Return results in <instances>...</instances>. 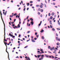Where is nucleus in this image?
I'll use <instances>...</instances> for the list:
<instances>
[{
    "instance_id": "obj_1",
    "label": "nucleus",
    "mask_w": 60,
    "mask_h": 60,
    "mask_svg": "<svg viewBox=\"0 0 60 60\" xmlns=\"http://www.w3.org/2000/svg\"><path fill=\"white\" fill-rule=\"evenodd\" d=\"M4 44H5V45H6V52H7V53L8 54V59L9 60H10V58H9V54L8 53V52H7V42H4Z\"/></svg>"
},
{
    "instance_id": "obj_2",
    "label": "nucleus",
    "mask_w": 60,
    "mask_h": 60,
    "mask_svg": "<svg viewBox=\"0 0 60 60\" xmlns=\"http://www.w3.org/2000/svg\"><path fill=\"white\" fill-rule=\"evenodd\" d=\"M5 27H4V42L5 41H7V40L5 39V35L6 34L5 32Z\"/></svg>"
},
{
    "instance_id": "obj_3",
    "label": "nucleus",
    "mask_w": 60,
    "mask_h": 60,
    "mask_svg": "<svg viewBox=\"0 0 60 60\" xmlns=\"http://www.w3.org/2000/svg\"><path fill=\"white\" fill-rule=\"evenodd\" d=\"M11 25H12L13 26V27L14 29H15L16 28H19L20 27V25H19V24L18 25V26L17 27L16 26H15V24H13Z\"/></svg>"
},
{
    "instance_id": "obj_4",
    "label": "nucleus",
    "mask_w": 60,
    "mask_h": 60,
    "mask_svg": "<svg viewBox=\"0 0 60 60\" xmlns=\"http://www.w3.org/2000/svg\"><path fill=\"white\" fill-rule=\"evenodd\" d=\"M0 13L1 19H2V21H3V24H4V27H5V24H4V21L3 20V18H2V13H1V11H0Z\"/></svg>"
},
{
    "instance_id": "obj_5",
    "label": "nucleus",
    "mask_w": 60,
    "mask_h": 60,
    "mask_svg": "<svg viewBox=\"0 0 60 60\" xmlns=\"http://www.w3.org/2000/svg\"><path fill=\"white\" fill-rule=\"evenodd\" d=\"M31 41H32L33 42H35V41L34 39H31Z\"/></svg>"
},
{
    "instance_id": "obj_6",
    "label": "nucleus",
    "mask_w": 60,
    "mask_h": 60,
    "mask_svg": "<svg viewBox=\"0 0 60 60\" xmlns=\"http://www.w3.org/2000/svg\"><path fill=\"white\" fill-rule=\"evenodd\" d=\"M58 23L59 25L60 26V22H59V20H58Z\"/></svg>"
},
{
    "instance_id": "obj_7",
    "label": "nucleus",
    "mask_w": 60,
    "mask_h": 60,
    "mask_svg": "<svg viewBox=\"0 0 60 60\" xmlns=\"http://www.w3.org/2000/svg\"><path fill=\"white\" fill-rule=\"evenodd\" d=\"M45 56L47 58H48L49 57V56L47 55H45Z\"/></svg>"
},
{
    "instance_id": "obj_8",
    "label": "nucleus",
    "mask_w": 60,
    "mask_h": 60,
    "mask_svg": "<svg viewBox=\"0 0 60 60\" xmlns=\"http://www.w3.org/2000/svg\"><path fill=\"white\" fill-rule=\"evenodd\" d=\"M30 25H31V24H29V25H28V23L27 22V26H30Z\"/></svg>"
},
{
    "instance_id": "obj_9",
    "label": "nucleus",
    "mask_w": 60,
    "mask_h": 60,
    "mask_svg": "<svg viewBox=\"0 0 60 60\" xmlns=\"http://www.w3.org/2000/svg\"><path fill=\"white\" fill-rule=\"evenodd\" d=\"M30 23L32 25H33L34 24V22L33 21H32L31 22H30Z\"/></svg>"
},
{
    "instance_id": "obj_10",
    "label": "nucleus",
    "mask_w": 60,
    "mask_h": 60,
    "mask_svg": "<svg viewBox=\"0 0 60 60\" xmlns=\"http://www.w3.org/2000/svg\"><path fill=\"white\" fill-rule=\"evenodd\" d=\"M41 23H42V21H41L40 22V23L39 24V26H40V25H41Z\"/></svg>"
},
{
    "instance_id": "obj_11",
    "label": "nucleus",
    "mask_w": 60,
    "mask_h": 60,
    "mask_svg": "<svg viewBox=\"0 0 60 60\" xmlns=\"http://www.w3.org/2000/svg\"><path fill=\"white\" fill-rule=\"evenodd\" d=\"M41 56V55H38V57H37L38 58H39Z\"/></svg>"
},
{
    "instance_id": "obj_12",
    "label": "nucleus",
    "mask_w": 60,
    "mask_h": 60,
    "mask_svg": "<svg viewBox=\"0 0 60 60\" xmlns=\"http://www.w3.org/2000/svg\"><path fill=\"white\" fill-rule=\"evenodd\" d=\"M44 32V30H43L42 29V30H41V31L40 32L41 33L43 32Z\"/></svg>"
},
{
    "instance_id": "obj_13",
    "label": "nucleus",
    "mask_w": 60,
    "mask_h": 60,
    "mask_svg": "<svg viewBox=\"0 0 60 60\" xmlns=\"http://www.w3.org/2000/svg\"><path fill=\"white\" fill-rule=\"evenodd\" d=\"M41 12H42L43 11V9H41Z\"/></svg>"
},
{
    "instance_id": "obj_14",
    "label": "nucleus",
    "mask_w": 60,
    "mask_h": 60,
    "mask_svg": "<svg viewBox=\"0 0 60 60\" xmlns=\"http://www.w3.org/2000/svg\"><path fill=\"white\" fill-rule=\"evenodd\" d=\"M54 13H52V16H53V15H54Z\"/></svg>"
},
{
    "instance_id": "obj_15",
    "label": "nucleus",
    "mask_w": 60,
    "mask_h": 60,
    "mask_svg": "<svg viewBox=\"0 0 60 60\" xmlns=\"http://www.w3.org/2000/svg\"><path fill=\"white\" fill-rule=\"evenodd\" d=\"M40 8H43V6H42V5H41L40 6Z\"/></svg>"
},
{
    "instance_id": "obj_16",
    "label": "nucleus",
    "mask_w": 60,
    "mask_h": 60,
    "mask_svg": "<svg viewBox=\"0 0 60 60\" xmlns=\"http://www.w3.org/2000/svg\"><path fill=\"white\" fill-rule=\"evenodd\" d=\"M36 6L37 7H39L40 5H36Z\"/></svg>"
},
{
    "instance_id": "obj_17",
    "label": "nucleus",
    "mask_w": 60,
    "mask_h": 60,
    "mask_svg": "<svg viewBox=\"0 0 60 60\" xmlns=\"http://www.w3.org/2000/svg\"><path fill=\"white\" fill-rule=\"evenodd\" d=\"M38 15H40V12H38Z\"/></svg>"
},
{
    "instance_id": "obj_18",
    "label": "nucleus",
    "mask_w": 60,
    "mask_h": 60,
    "mask_svg": "<svg viewBox=\"0 0 60 60\" xmlns=\"http://www.w3.org/2000/svg\"><path fill=\"white\" fill-rule=\"evenodd\" d=\"M40 8H38V11H40Z\"/></svg>"
},
{
    "instance_id": "obj_19",
    "label": "nucleus",
    "mask_w": 60,
    "mask_h": 60,
    "mask_svg": "<svg viewBox=\"0 0 60 60\" xmlns=\"http://www.w3.org/2000/svg\"><path fill=\"white\" fill-rule=\"evenodd\" d=\"M56 45H59V44L58 42L57 43Z\"/></svg>"
},
{
    "instance_id": "obj_20",
    "label": "nucleus",
    "mask_w": 60,
    "mask_h": 60,
    "mask_svg": "<svg viewBox=\"0 0 60 60\" xmlns=\"http://www.w3.org/2000/svg\"><path fill=\"white\" fill-rule=\"evenodd\" d=\"M50 27L51 28H52V26L51 25H50Z\"/></svg>"
},
{
    "instance_id": "obj_21",
    "label": "nucleus",
    "mask_w": 60,
    "mask_h": 60,
    "mask_svg": "<svg viewBox=\"0 0 60 60\" xmlns=\"http://www.w3.org/2000/svg\"><path fill=\"white\" fill-rule=\"evenodd\" d=\"M7 11H6V12H5V16L6 15V14L7 13Z\"/></svg>"
},
{
    "instance_id": "obj_22",
    "label": "nucleus",
    "mask_w": 60,
    "mask_h": 60,
    "mask_svg": "<svg viewBox=\"0 0 60 60\" xmlns=\"http://www.w3.org/2000/svg\"><path fill=\"white\" fill-rule=\"evenodd\" d=\"M52 19V16H51L50 17V19Z\"/></svg>"
},
{
    "instance_id": "obj_23",
    "label": "nucleus",
    "mask_w": 60,
    "mask_h": 60,
    "mask_svg": "<svg viewBox=\"0 0 60 60\" xmlns=\"http://www.w3.org/2000/svg\"><path fill=\"white\" fill-rule=\"evenodd\" d=\"M16 15H17V14H16V13H15V14H14L13 16H14L15 15L16 16Z\"/></svg>"
},
{
    "instance_id": "obj_24",
    "label": "nucleus",
    "mask_w": 60,
    "mask_h": 60,
    "mask_svg": "<svg viewBox=\"0 0 60 60\" xmlns=\"http://www.w3.org/2000/svg\"><path fill=\"white\" fill-rule=\"evenodd\" d=\"M56 50L55 51H54L53 52V53H55L56 52Z\"/></svg>"
},
{
    "instance_id": "obj_25",
    "label": "nucleus",
    "mask_w": 60,
    "mask_h": 60,
    "mask_svg": "<svg viewBox=\"0 0 60 60\" xmlns=\"http://www.w3.org/2000/svg\"><path fill=\"white\" fill-rule=\"evenodd\" d=\"M27 4V6H29L30 5H29V3H28Z\"/></svg>"
},
{
    "instance_id": "obj_26",
    "label": "nucleus",
    "mask_w": 60,
    "mask_h": 60,
    "mask_svg": "<svg viewBox=\"0 0 60 60\" xmlns=\"http://www.w3.org/2000/svg\"><path fill=\"white\" fill-rule=\"evenodd\" d=\"M56 35L57 36H58V34H57V33H56Z\"/></svg>"
},
{
    "instance_id": "obj_27",
    "label": "nucleus",
    "mask_w": 60,
    "mask_h": 60,
    "mask_svg": "<svg viewBox=\"0 0 60 60\" xmlns=\"http://www.w3.org/2000/svg\"><path fill=\"white\" fill-rule=\"evenodd\" d=\"M52 49H52V48H50V50H52Z\"/></svg>"
},
{
    "instance_id": "obj_28",
    "label": "nucleus",
    "mask_w": 60,
    "mask_h": 60,
    "mask_svg": "<svg viewBox=\"0 0 60 60\" xmlns=\"http://www.w3.org/2000/svg\"><path fill=\"white\" fill-rule=\"evenodd\" d=\"M55 30L54 29V28H52V30L54 31Z\"/></svg>"
},
{
    "instance_id": "obj_29",
    "label": "nucleus",
    "mask_w": 60,
    "mask_h": 60,
    "mask_svg": "<svg viewBox=\"0 0 60 60\" xmlns=\"http://www.w3.org/2000/svg\"><path fill=\"white\" fill-rule=\"evenodd\" d=\"M28 47V46H25V47H24L25 48H27Z\"/></svg>"
},
{
    "instance_id": "obj_30",
    "label": "nucleus",
    "mask_w": 60,
    "mask_h": 60,
    "mask_svg": "<svg viewBox=\"0 0 60 60\" xmlns=\"http://www.w3.org/2000/svg\"><path fill=\"white\" fill-rule=\"evenodd\" d=\"M42 39H44V37H42Z\"/></svg>"
},
{
    "instance_id": "obj_31",
    "label": "nucleus",
    "mask_w": 60,
    "mask_h": 60,
    "mask_svg": "<svg viewBox=\"0 0 60 60\" xmlns=\"http://www.w3.org/2000/svg\"><path fill=\"white\" fill-rule=\"evenodd\" d=\"M57 40H58L59 41H60V38L58 39H57Z\"/></svg>"
},
{
    "instance_id": "obj_32",
    "label": "nucleus",
    "mask_w": 60,
    "mask_h": 60,
    "mask_svg": "<svg viewBox=\"0 0 60 60\" xmlns=\"http://www.w3.org/2000/svg\"><path fill=\"white\" fill-rule=\"evenodd\" d=\"M48 48L49 49H50V46H48Z\"/></svg>"
},
{
    "instance_id": "obj_33",
    "label": "nucleus",
    "mask_w": 60,
    "mask_h": 60,
    "mask_svg": "<svg viewBox=\"0 0 60 60\" xmlns=\"http://www.w3.org/2000/svg\"><path fill=\"white\" fill-rule=\"evenodd\" d=\"M29 60H30V59L29 57H27Z\"/></svg>"
},
{
    "instance_id": "obj_34",
    "label": "nucleus",
    "mask_w": 60,
    "mask_h": 60,
    "mask_svg": "<svg viewBox=\"0 0 60 60\" xmlns=\"http://www.w3.org/2000/svg\"><path fill=\"white\" fill-rule=\"evenodd\" d=\"M30 32V31H28V32H27V33H29Z\"/></svg>"
},
{
    "instance_id": "obj_35",
    "label": "nucleus",
    "mask_w": 60,
    "mask_h": 60,
    "mask_svg": "<svg viewBox=\"0 0 60 60\" xmlns=\"http://www.w3.org/2000/svg\"><path fill=\"white\" fill-rule=\"evenodd\" d=\"M40 16L41 17H42V14L41 15H40Z\"/></svg>"
},
{
    "instance_id": "obj_36",
    "label": "nucleus",
    "mask_w": 60,
    "mask_h": 60,
    "mask_svg": "<svg viewBox=\"0 0 60 60\" xmlns=\"http://www.w3.org/2000/svg\"><path fill=\"white\" fill-rule=\"evenodd\" d=\"M37 39V38H34V40H36Z\"/></svg>"
},
{
    "instance_id": "obj_37",
    "label": "nucleus",
    "mask_w": 60,
    "mask_h": 60,
    "mask_svg": "<svg viewBox=\"0 0 60 60\" xmlns=\"http://www.w3.org/2000/svg\"><path fill=\"white\" fill-rule=\"evenodd\" d=\"M53 4L54 5H55V3H53Z\"/></svg>"
},
{
    "instance_id": "obj_38",
    "label": "nucleus",
    "mask_w": 60,
    "mask_h": 60,
    "mask_svg": "<svg viewBox=\"0 0 60 60\" xmlns=\"http://www.w3.org/2000/svg\"><path fill=\"white\" fill-rule=\"evenodd\" d=\"M41 4L42 5H44V4L42 3H41Z\"/></svg>"
},
{
    "instance_id": "obj_39",
    "label": "nucleus",
    "mask_w": 60,
    "mask_h": 60,
    "mask_svg": "<svg viewBox=\"0 0 60 60\" xmlns=\"http://www.w3.org/2000/svg\"><path fill=\"white\" fill-rule=\"evenodd\" d=\"M28 18H29V16H27V19H28Z\"/></svg>"
},
{
    "instance_id": "obj_40",
    "label": "nucleus",
    "mask_w": 60,
    "mask_h": 60,
    "mask_svg": "<svg viewBox=\"0 0 60 60\" xmlns=\"http://www.w3.org/2000/svg\"><path fill=\"white\" fill-rule=\"evenodd\" d=\"M49 16H50V13H49Z\"/></svg>"
},
{
    "instance_id": "obj_41",
    "label": "nucleus",
    "mask_w": 60,
    "mask_h": 60,
    "mask_svg": "<svg viewBox=\"0 0 60 60\" xmlns=\"http://www.w3.org/2000/svg\"><path fill=\"white\" fill-rule=\"evenodd\" d=\"M30 3H33V2L31 1L30 2Z\"/></svg>"
},
{
    "instance_id": "obj_42",
    "label": "nucleus",
    "mask_w": 60,
    "mask_h": 60,
    "mask_svg": "<svg viewBox=\"0 0 60 60\" xmlns=\"http://www.w3.org/2000/svg\"><path fill=\"white\" fill-rule=\"evenodd\" d=\"M44 55H41V57H44Z\"/></svg>"
},
{
    "instance_id": "obj_43",
    "label": "nucleus",
    "mask_w": 60,
    "mask_h": 60,
    "mask_svg": "<svg viewBox=\"0 0 60 60\" xmlns=\"http://www.w3.org/2000/svg\"><path fill=\"white\" fill-rule=\"evenodd\" d=\"M49 57L50 58H52V56H49Z\"/></svg>"
},
{
    "instance_id": "obj_44",
    "label": "nucleus",
    "mask_w": 60,
    "mask_h": 60,
    "mask_svg": "<svg viewBox=\"0 0 60 60\" xmlns=\"http://www.w3.org/2000/svg\"><path fill=\"white\" fill-rule=\"evenodd\" d=\"M34 56H35V57H36V58L37 57V56L36 55H35Z\"/></svg>"
},
{
    "instance_id": "obj_45",
    "label": "nucleus",
    "mask_w": 60,
    "mask_h": 60,
    "mask_svg": "<svg viewBox=\"0 0 60 60\" xmlns=\"http://www.w3.org/2000/svg\"><path fill=\"white\" fill-rule=\"evenodd\" d=\"M41 58V59H43V57H42Z\"/></svg>"
},
{
    "instance_id": "obj_46",
    "label": "nucleus",
    "mask_w": 60,
    "mask_h": 60,
    "mask_svg": "<svg viewBox=\"0 0 60 60\" xmlns=\"http://www.w3.org/2000/svg\"><path fill=\"white\" fill-rule=\"evenodd\" d=\"M37 34V32H36L35 33V35H36Z\"/></svg>"
},
{
    "instance_id": "obj_47",
    "label": "nucleus",
    "mask_w": 60,
    "mask_h": 60,
    "mask_svg": "<svg viewBox=\"0 0 60 60\" xmlns=\"http://www.w3.org/2000/svg\"><path fill=\"white\" fill-rule=\"evenodd\" d=\"M55 19V18H53V20H52L53 21H54Z\"/></svg>"
},
{
    "instance_id": "obj_48",
    "label": "nucleus",
    "mask_w": 60,
    "mask_h": 60,
    "mask_svg": "<svg viewBox=\"0 0 60 60\" xmlns=\"http://www.w3.org/2000/svg\"><path fill=\"white\" fill-rule=\"evenodd\" d=\"M20 58H22V56H20Z\"/></svg>"
},
{
    "instance_id": "obj_49",
    "label": "nucleus",
    "mask_w": 60,
    "mask_h": 60,
    "mask_svg": "<svg viewBox=\"0 0 60 60\" xmlns=\"http://www.w3.org/2000/svg\"><path fill=\"white\" fill-rule=\"evenodd\" d=\"M16 58H19V57L18 56H17L16 57Z\"/></svg>"
},
{
    "instance_id": "obj_50",
    "label": "nucleus",
    "mask_w": 60,
    "mask_h": 60,
    "mask_svg": "<svg viewBox=\"0 0 60 60\" xmlns=\"http://www.w3.org/2000/svg\"><path fill=\"white\" fill-rule=\"evenodd\" d=\"M56 39L57 40V39H58V37H56Z\"/></svg>"
},
{
    "instance_id": "obj_51",
    "label": "nucleus",
    "mask_w": 60,
    "mask_h": 60,
    "mask_svg": "<svg viewBox=\"0 0 60 60\" xmlns=\"http://www.w3.org/2000/svg\"><path fill=\"white\" fill-rule=\"evenodd\" d=\"M52 57L53 58H54V57L53 56H52Z\"/></svg>"
},
{
    "instance_id": "obj_52",
    "label": "nucleus",
    "mask_w": 60,
    "mask_h": 60,
    "mask_svg": "<svg viewBox=\"0 0 60 60\" xmlns=\"http://www.w3.org/2000/svg\"><path fill=\"white\" fill-rule=\"evenodd\" d=\"M20 36H21V35H19V37H20Z\"/></svg>"
},
{
    "instance_id": "obj_53",
    "label": "nucleus",
    "mask_w": 60,
    "mask_h": 60,
    "mask_svg": "<svg viewBox=\"0 0 60 60\" xmlns=\"http://www.w3.org/2000/svg\"><path fill=\"white\" fill-rule=\"evenodd\" d=\"M41 52L42 53H44V52L43 51H41Z\"/></svg>"
},
{
    "instance_id": "obj_54",
    "label": "nucleus",
    "mask_w": 60,
    "mask_h": 60,
    "mask_svg": "<svg viewBox=\"0 0 60 60\" xmlns=\"http://www.w3.org/2000/svg\"><path fill=\"white\" fill-rule=\"evenodd\" d=\"M52 22V21H51V20H50V21H49V22Z\"/></svg>"
},
{
    "instance_id": "obj_55",
    "label": "nucleus",
    "mask_w": 60,
    "mask_h": 60,
    "mask_svg": "<svg viewBox=\"0 0 60 60\" xmlns=\"http://www.w3.org/2000/svg\"><path fill=\"white\" fill-rule=\"evenodd\" d=\"M38 52V53H39V52H40V51H38V52Z\"/></svg>"
},
{
    "instance_id": "obj_56",
    "label": "nucleus",
    "mask_w": 60,
    "mask_h": 60,
    "mask_svg": "<svg viewBox=\"0 0 60 60\" xmlns=\"http://www.w3.org/2000/svg\"><path fill=\"white\" fill-rule=\"evenodd\" d=\"M15 21H16V19H15L14 20V22H15Z\"/></svg>"
},
{
    "instance_id": "obj_57",
    "label": "nucleus",
    "mask_w": 60,
    "mask_h": 60,
    "mask_svg": "<svg viewBox=\"0 0 60 60\" xmlns=\"http://www.w3.org/2000/svg\"><path fill=\"white\" fill-rule=\"evenodd\" d=\"M41 58H40L39 59V60H41Z\"/></svg>"
},
{
    "instance_id": "obj_58",
    "label": "nucleus",
    "mask_w": 60,
    "mask_h": 60,
    "mask_svg": "<svg viewBox=\"0 0 60 60\" xmlns=\"http://www.w3.org/2000/svg\"><path fill=\"white\" fill-rule=\"evenodd\" d=\"M45 6L46 8H47V6H46V5L45 4Z\"/></svg>"
},
{
    "instance_id": "obj_59",
    "label": "nucleus",
    "mask_w": 60,
    "mask_h": 60,
    "mask_svg": "<svg viewBox=\"0 0 60 60\" xmlns=\"http://www.w3.org/2000/svg\"><path fill=\"white\" fill-rule=\"evenodd\" d=\"M52 49H54V47H53Z\"/></svg>"
},
{
    "instance_id": "obj_60",
    "label": "nucleus",
    "mask_w": 60,
    "mask_h": 60,
    "mask_svg": "<svg viewBox=\"0 0 60 60\" xmlns=\"http://www.w3.org/2000/svg\"><path fill=\"white\" fill-rule=\"evenodd\" d=\"M48 21H49V20H50V19H49V18L48 19Z\"/></svg>"
},
{
    "instance_id": "obj_61",
    "label": "nucleus",
    "mask_w": 60,
    "mask_h": 60,
    "mask_svg": "<svg viewBox=\"0 0 60 60\" xmlns=\"http://www.w3.org/2000/svg\"><path fill=\"white\" fill-rule=\"evenodd\" d=\"M28 9H29V8H27V10H28Z\"/></svg>"
},
{
    "instance_id": "obj_62",
    "label": "nucleus",
    "mask_w": 60,
    "mask_h": 60,
    "mask_svg": "<svg viewBox=\"0 0 60 60\" xmlns=\"http://www.w3.org/2000/svg\"><path fill=\"white\" fill-rule=\"evenodd\" d=\"M25 58L26 59L27 58V56H26V57H25Z\"/></svg>"
},
{
    "instance_id": "obj_63",
    "label": "nucleus",
    "mask_w": 60,
    "mask_h": 60,
    "mask_svg": "<svg viewBox=\"0 0 60 60\" xmlns=\"http://www.w3.org/2000/svg\"><path fill=\"white\" fill-rule=\"evenodd\" d=\"M9 25H11V24H10V22H9Z\"/></svg>"
},
{
    "instance_id": "obj_64",
    "label": "nucleus",
    "mask_w": 60,
    "mask_h": 60,
    "mask_svg": "<svg viewBox=\"0 0 60 60\" xmlns=\"http://www.w3.org/2000/svg\"><path fill=\"white\" fill-rule=\"evenodd\" d=\"M10 20L11 21V18H10Z\"/></svg>"
}]
</instances>
